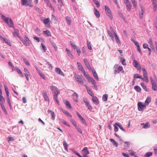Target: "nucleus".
<instances>
[{
    "mask_svg": "<svg viewBox=\"0 0 157 157\" xmlns=\"http://www.w3.org/2000/svg\"><path fill=\"white\" fill-rule=\"evenodd\" d=\"M19 31L17 29H14V32L13 33V35L15 36L18 37L25 46H27L28 44L30 43V41L29 40L28 37L26 35L25 36L24 38L25 40L24 39L21 37L19 35Z\"/></svg>",
    "mask_w": 157,
    "mask_h": 157,
    "instance_id": "1",
    "label": "nucleus"
},
{
    "mask_svg": "<svg viewBox=\"0 0 157 157\" xmlns=\"http://www.w3.org/2000/svg\"><path fill=\"white\" fill-rule=\"evenodd\" d=\"M142 70L143 71V77L144 78H142V76L138 74H135L134 77L135 78H139L142 79L143 81L146 82H148L147 78V72L145 68H142Z\"/></svg>",
    "mask_w": 157,
    "mask_h": 157,
    "instance_id": "2",
    "label": "nucleus"
},
{
    "mask_svg": "<svg viewBox=\"0 0 157 157\" xmlns=\"http://www.w3.org/2000/svg\"><path fill=\"white\" fill-rule=\"evenodd\" d=\"M151 83L152 85V89L155 91L157 90V86L156 82H157V77L155 75H153L150 78Z\"/></svg>",
    "mask_w": 157,
    "mask_h": 157,
    "instance_id": "3",
    "label": "nucleus"
},
{
    "mask_svg": "<svg viewBox=\"0 0 157 157\" xmlns=\"http://www.w3.org/2000/svg\"><path fill=\"white\" fill-rule=\"evenodd\" d=\"M113 68L114 72L115 74L119 73L122 71L123 72H124L122 67L120 66L118 64H115Z\"/></svg>",
    "mask_w": 157,
    "mask_h": 157,
    "instance_id": "4",
    "label": "nucleus"
},
{
    "mask_svg": "<svg viewBox=\"0 0 157 157\" xmlns=\"http://www.w3.org/2000/svg\"><path fill=\"white\" fill-rule=\"evenodd\" d=\"M21 2L22 6H29L31 7H33L32 0H21Z\"/></svg>",
    "mask_w": 157,
    "mask_h": 157,
    "instance_id": "5",
    "label": "nucleus"
},
{
    "mask_svg": "<svg viewBox=\"0 0 157 157\" xmlns=\"http://www.w3.org/2000/svg\"><path fill=\"white\" fill-rule=\"evenodd\" d=\"M146 105L144 103L141 102H139L138 103V109L140 111H142L144 109L146 108Z\"/></svg>",
    "mask_w": 157,
    "mask_h": 157,
    "instance_id": "6",
    "label": "nucleus"
},
{
    "mask_svg": "<svg viewBox=\"0 0 157 157\" xmlns=\"http://www.w3.org/2000/svg\"><path fill=\"white\" fill-rule=\"evenodd\" d=\"M105 12L108 16V17L111 19H112L113 18V16L112 14V13L110 9L107 6H105Z\"/></svg>",
    "mask_w": 157,
    "mask_h": 157,
    "instance_id": "7",
    "label": "nucleus"
},
{
    "mask_svg": "<svg viewBox=\"0 0 157 157\" xmlns=\"http://www.w3.org/2000/svg\"><path fill=\"white\" fill-rule=\"evenodd\" d=\"M87 80L89 82H91L92 84L94 86L95 89L97 90L98 88V86L96 84V83L95 81L94 80L93 78L92 77H90L88 78Z\"/></svg>",
    "mask_w": 157,
    "mask_h": 157,
    "instance_id": "8",
    "label": "nucleus"
},
{
    "mask_svg": "<svg viewBox=\"0 0 157 157\" xmlns=\"http://www.w3.org/2000/svg\"><path fill=\"white\" fill-rule=\"evenodd\" d=\"M133 64L135 67L138 70H139L140 71L141 66L140 63L137 60H134Z\"/></svg>",
    "mask_w": 157,
    "mask_h": 157,
    "instance_id": "9",
    "label": "nucleus"
},
{
    "mask_svg": "<svg viewBox=\"0 0 157 157\" xmlns=\"http://www.w3.org/2000/svg\"><path fill=\"white\" fill-rule=\"evenodd\" d=\"M84 102L85 103V105L87 108L90 111H91L92 110V108L90 105L89 104V101L86 98H84L83 100Z\"/></svg>",
    "mask_w": 157,
    "mask_h": 157,
    "instance_id": "10",
    "label": "nucleus"
},
{
    "mask_svg": "<svg viewBox=\"0 0 157 157\" xmlns=\"http://www.w3.org/2000/svg\"><path fill=\"white\" fill-rule=\"evenodd\" d=\"M75 77L77 82L80 84L82 85L83 84V81L81 79L80 76L78 75H77L76 74L75 75Z\"/></svg>",
    "mask_w": 157,
    "mask_h": 157,
    "instance_id": "11",
    "label": "nucleus"
},
{
    "mask_svg": "<svg viewBox=\"0 0 157 157\" xmlns=\"http://www.w3.org/2000/svg\"><path fill=\"white\" fill-rule=\"evenodd\" d=\"M140 125L143 126L142 128L144 129L149 128L151 127V125L148 122H147L146 123H141Z\"/></svg>",
    "mask_w": 157,
    "mask_h": 157,
    "instance_id": "12",
    "label": "nucleus"
},
{
    "mask_svg": "<svg viewBox=\"0 0 157 157\" xmlns=\"http://www.w3.org/2000/svg\"><path fill=\"white\" fill-rule=\"evenodd\" d=\"M82 154L84 156H86L89 153V151L86 147H84L82 150Z\"/></svg>",
    "mask_w": 157,
    "mask_h": 157,
    "instance_id": "13",
    "label": "nucleus"
},
{
    "mask_svg": "<svg viewBox=\"0 0 157 157\" xmlns=\"http://www.w3.org/2000/svg\"><path fill=\"white\" fill-rule=\"evenodd\" d=\"M24 70V71L25 72L24 75L26 78L27 81H29V76H30V73L27 69L25 68Z\"/></svg>",
    "mask_w": 157,
    "mask_h": 157,
    "instance_id": "14",
    "label": "nucleus"
},
{
    "mask_svg": "<svg viewBox=\"0 0 157 157\" xmlns=\"http://www.w3.org/2000/svg\"><path fill=\"white\" fill-rule=\"evenodd\" d=\"M10 26V27H13V21L11 19L8 18V19L5 22Z\"/></svg>",
    "mask_w": 157,
    "mask_h": 157,
    "instance_id": "15",
    "label": "nucleus"
},
{
    "mask_svg": "<svg viewBox=\"0 0 157 157\" xmlns=\"http://www.w3.org/2000/svg\"><path fill=\"white\" fill-rule=\"evenodd\" d=\"M50 89L54 93V94H55V93L56 92L59 93V92L58 90V88L55 86H50Z\"/></svg>",
    "mask_w": 157,
    "mask_h": 157,
    "instance_id": "16",
    "label": "nucleus"
},
{
    "mask_svg": "<svg viewBox=\"0 0 157 157\" xmlns=\"http://www.w3.org/2000/svg\"><path fill=\"white\" fill-rule=\"evenodd\" d=\"M55 71L59 75L63 76H64V73L61 71L59 68L56 67L55 68Z\"/></svg>",
    "mask_w": 157,
    "mask_h": 157,
    "instance_id": "17",
    "label": "nucleus"
},
{
    "mask_svg": "<svg viewBox=\"0 0 157 157\" xmlns=\"http://www.w3.org/2000/svg\"><path fill=\"white\" fill-rule=\"evenodd\" d=\"M0 39L2 40H3L9 45L11 46V44L10 41L6 38H3L2 36H0Z\"/></svg>",
    "mask_w": 157,
    "mask_h": 157,
    "instance_id": "18",
    "label": "nucleus"
},
{
    "mask_svg": "<svg viewBox=\"0 0 157 157\" xmlns=\"http://www.w3.org/2000/svg\"><path fill=\"white\" fill-rule=\"evenodd\" d=\"M84 61L85 63V64L86 67L88 68V69L89 70H91V67L89 63L87 60L86 59H84Z\"/></svg>",
    "mask_w": 157,
    "mask_h": 157,
    "instance_id": "19",
    "label": "nucleus"
},
{
    "mask_svg": "<svg viewBox=\"0 0 157 157\" xmlns=\"http://www.w3.org/2000/svg\"><path fill=\"white\" fill-rule=\"evenodd\" d=\"M43 96L45 100L47 101H49V98L47 96V92L45 91H43L42 93Z\"/></svg>",
    "mask_w": 157,
    "mask_h": 157,
    "instance_id": "20",
    "label": "nucleus"
},
{
    "mask_svg": "<svg viewBox=\"0 0 157 157\" xmlns=\"http://www.w3.org/2000/svg\"><path fill=\"white\" fill-rule=\"evenodd\" d=\"M49 21L50 19L49 18H48L44 19L43 21L45 25L47 26H49L50 25Z\"/></svg>",
    "mask_w": 157,
    "mask_h": 157,
    "instance_id": "21",
    "label": "nucleus"
},
{
    "mask_svg": "<svg viewBox=\"0 0 157 157\" xmlns=\"http://www.w3.org/2000/svg\"><path fill=\"white\" fill-rule=\"evenodd\" d=\"M94 14L98 18L100 16V12L97 10L95 7L94 8Z\"/></svg>",
    "mask_w": 157,
    "mask_h": 157,
    "instance_id": "22",
    "label": "nucleus"
},
{
    "mask_svg": "<svg viewBox=\"0 0 157 157\" xmlns=\"http://www.w3.org/2000/svg\"><path fill=\"white\" fill-rule=\"evenodd\" d=\"M151 101V98L150 97H147V98L146 100L145 101V102L144 104L146 105H148L150 103Z\"/></svg>",
    "mask_w": 157,
    "mask_h": 157,
    "instance_id": "23",
    "label": "nucleus"
},
{
    "mask_svg": "<svg viewBox=\"0 0 157 157\" xmlns=\"http://www.w3.org/2000/svg\"><path fill=\"white\" fill-rule=\"evenodd\" d=\"M73 99L74 101L76 102H78V95L76 92H74L73 94Z\"/></svg>",
    "mask_w": 157,
    "mask_h": 157,
    "instance_id": "24",
    "label": "nucleus"
},
{
    "mask_svg": "<svg viewBox=\"0 0 157 157\" xmlns=\"http://www.w3.org/2000/svg\"><path fill=\"white\" fill-rule=\"evenodd\" d=\"M16 69L17 73L19 74V75L21 77H24V75L21 71L20 70L18 67H16Z\"/></svg>",
    "mask_w": 157,
    "mask_h": 157,
    "instance_id": "25",
    "label": "nucleus"
},
{
    "mask_svg": "<svg viewBox=\"0 0 157 157\" xmlns=\"http://www.w3.org/2000/svg\"><path fill=\"white\" fill-rule=\"evenodd\" d=\"M92 97V100L93 102L97 104H98V98L95 96H94Z\"/></svg>",
    "mask_w": 157,
    "mask_h": 157,
    "instance_id": "26",
    "label": "nucleus"
},
{
    "mask_svg": "<svg viewBox=\"0 0 157 157\" xmlns=\"http://www.w3.org/2000/svg\"><path fill=\"white\" fill-rule=\"evenodd\" d=\"M59 95V93L57 92H56L55 93V94H54V97L55 100L56 102L58 105H59V102L58 99V96Z\"/></svg>",
    "mask_w": 157,
    "mask_h": 157,
    "instance_id": "27",
    "label": "nucleus"
},
{
    "mask_svg": "<svg viewBox=\"0 0 157 157\" xmlns=\"http://www.w3.org/2000/svg\"><path fill=\"white\" fill-rule=\"evenodd\" d=\"M91 71L93 73V76H94V78H95V79H98V75H97V74L96 73V72L95 71V70L94 69H91Z\"/></svg>",
    "mask_w": 157,
    "mask_h": 157,
    "instance_id": "28",
    "label": "nucleus"
},
{
    "mask_svg": "<svg viewBox=\"0 0 157 157\" xmlns=\"http://www.w3.org/2000/svg\"><path fill=\"white\" fill-rule=\"evenodd\" d=\"M66 19L68 24L69 25H71V18L70 17L67 16L66 17Z\"/></svg>",
    "mask_w": 157,
    "mask_h": 157,
    "instance_id": "29",
    "label": "nucleus"
},
{
    "mask_svg": "<svg viewBox=\"0 0 157 157\" xmlns=\"http://www.w3.org/2000/svg\"><path fill=\"white\" fill-rule=\"evenodd\" d=\"M125 5L126 6V8L127 10L128 11H130L131 10V8L132 6V5L131 4L130 2H129V3H127L125 4Z\"/></svg>",
    "mask_w": 157,
    "mask_h": 157,
    "instance_id": "30",
    "label": "nucleus"
},
{
    "mask_svg": "<svg viewBox=\"0 0 157 157\" xmlns=\"http://www.w3.org/2000/svg\"><path fill=\"white\" fill-rule=\"evenodd\" d=\"M44 2L49 7L51 8H53L52 5L50 3L49 1V0H44Z\"/></svg>",
    "mask_w": 157,
    "mask_h": 157,
    "instance_id": "31",
    "label": "nucleus"
},
{
    "mask_svg": "<svg viewBox=\"0 0 157 157\" xmlns=\"http://www.w3.org/2000/svg\"><path fill=\"white\" fill-rule=\"evenodd\" d=\"M141 86L147 92L149 91V90L147 88L146 86L145 85L144 83H142L141 84Z\"/></svg>",
    "mask_w": 157,
    "mask_h": 157,
    "instance_id": "32",
    "label": "nucleus"
},
{
    "mask_svg": "<svg viewBox=\"0 0 157 157\" xmlns=\"http://www.w3.org/2000/svg\"><path fill=\"white\" fill-rule=\"evenodd\" d=\"M77 64L79 70L81 71H83L84 69L81 63L78 62L77 63Z\"/></svg>",
    "mask_w": 157,
    "mask_h": 157,
    "instance_id": "33",
    "label": "nucleus"
},
{
    "mask_svg": "<svg viewBox=\"0 0 157 157\" xmlns=\"http://www.w3.org/2000/svg\"><path fill=\"white\" fill-rule=\"evenodd\" d=\"M43 33L46 34H47L48 36H51V33L48 30H46L45 31H44L43 32Z\"/></svg>",
    "mask_w": 157,
    "mask_h": 157,
    "instance_id": "34",
    "label": "nucleus"
},
{
    "mask_svg": "<svg viewBox=\"0 0 157 157\" xmlns=\"http://www.w3.org/2000/svg\"><path fill=\"white\" fill-rule=\"evenodd\" d=\"M108 95L107 94H104L102 97V100L104 101H106L107 100Z\"/></svg>",
    "mask_w": 157,
    "mask_h": 157,
    "instance_id": "35",
    "label": "nucleus"
},
{
    "mask_svg": "<svg viewBox=\"0 0 157 157\" xmlns=\"http://www.w3.org/2000/svg\"><path fill=\"white\" fill-rule=\"evenodd\" d=\"M110 140L113 143L114 145L116 147H117L118 146L117 143L113 139H110Z\"/></svg>",
    "mask_w": 157,
    "mask_h": 157,
    "instance_id": "36",
    "label": "nucleus"
},
{
    "mask_svg": "<svg viewBox=\"0 0 157 157\" xmlns=\"http://www.w3.org/2000/svg\"><path fill=\"white\" fill-rule=\"evenodd\" d=\"M137 0H131L132 3L135 8H136L137 6L136 1Z\"/></svg>",
    "mask_w": 157,
    "mask_h": 157,
    "instance_id": "37",
    "label": "nucleus"
},
{
    "mask_svg": "<svg viewBox=\"0 0 157 157\" xmlns=\"http://www.w3.org/2000/svg\"><path fill=\"white\" fill-rule=\"evenodd\" d=\"M48 112L51 113V115L52 116V120H55V116L54 115V112L52 111H51L50 110H48Z\"/></svg>",
    "mask_w": 157,
    "mask_h": 157,
    "instance_id": "38",
    "label": "nucleus"
},
{
    "mask_svg": "<svg viewBox=\"0 0 157 157\" xmlns=\"http://www.w3.org/2000/svg\"><path fill=\"white\" fill-rule=\"evenodd\" d=\"M51 45L52 46L54 47V49H55L56 51H57L58 50V48L57 46L56 45V44L53 42H51Z\"/></svg>",
    "mask_w": 157,
    "mask_h": 157,
    "instance_id": "39",
    "label": "nucleus"
},
{
    "mask_svg": "<svg viewBox=\"0 0 157 157\" xmlns=\"http://www.w3.org/2000/svg\"><path fill=\"white\" fill-rule=\"evenodd\" d=\"M134 88L137 92H140L141 90V89L140 87L138 86H135L134 87Z\"/></svg>",
    "mask_w": 157,
    "mask_h": 157,
    "instance_id": "40",
    "label": "nucleus"
},
{
    "mask_svg": "<svg viewBox=\"0 0 157 157\" xmlns=\"http://www.w3.org/2000/svg\"><path fill=\"white\" fill-rule=\"evenodd\" d=\"M67 52V54H68L67 55L69 56L72 57L73 56L71 54V52L67 48H66L65 50Z\"/></svg>",
    "mask_w": 157,
    "mask_h": 157,
    "instance_id": "41",
    "label": "nucleus"
},
{
    "mask_svg": "<svg viewBox=\"0 0 157 157\" xmlns=\"http://www.w3.org/2000/svg\"><path fill=\"white\" fill-rule=\"evenodd\" d=\"M94 3L97 5L98 7L100 6V4L98 0H92Z\"/></svg>",
    "mask_w": 157,
    "mask_h": 157,
    "instance_id": "42",
    "label": "nucleus"
},
{
    "mask_svg": "<svg viewBox=\"0 0 157 157\" xmlns=\"http://www.w3.org/2000/svg\"><path fill=\"white\" fill-rule=\"evenodd\" d=\"M116 124L117 126H118L121 130L124 131H125L122 125L118 123H116Z\"/></svg>",
    "mask_w": 157,
    "mask_h": 157,
    "instance_id": "43",
    "label": "nucleus"
},
{
    "mask_svg": "<svg viewBox=\"0 0 157 157\" xmlns=\"http://www.w3.org/2000/svg\"><path fill=\"white\" fill-rule=\"evenodd\" d=\"M4 86L5 90L6 91V96H8L9 95V91L8 90V88L5 85H4Z\"/></svg>",
    "mask_w": 157,
    "mask_h": 157,
    "instance_id": "44",
    "label": "nucleus"
},
{
    "mask_svg": "<svg viewBox=\"0 0 157 157\" xmlns=\"http://www.w3.org/2000/svg\"><path fill=\"white\" fill-rule=\"evenodd\" d=\"M0 105H1V107H2V109L4 111V112L6 114H7V111H6V109H5V108L4 105L2 104V103H0Z\"/></svg>",
    "mask_w": 157,
    "mask_h": 157,
    "instance_id": "45",
    "label": "nucleus"
},
{
    "mask_svg": "<svg viewBox=\"0 0 157 157\" xmlns=\"http://www.w3.org/2000/svg\"><path fill=\"white\" fill-rule=\"evenodd\" d=\"M156 2H152V4L153 5V6L154 7L153 8V10L154 11H155L157 8V4L156 3Z\"/></svg>",
    "mask_w": 157,
    "mask_h": 157,
    "instance_id": "46",
    "label": "nucleus"
},
{
    "mask_svg": "<svg viewBox=\"0 0 157 157\" xmlns=\"http://www.w3.org/2000/svg\"><path fill=\"white\" fill-rule=\"evenodd\" d=\"M87 43L88 48L90 50H91L92 47L91 46L90 42L88 40H87Z\"/></svg>",
    "mask_w": 157,
    "mask_h": 157,
    "instance_id": "47",
    "label": "nucleus"
},
{
    "mask_svg": "<svg viewBox=\"0 0 157 157\" xmlns=\"http://www.w3.org/2000/svg\"><path fill=\"white\" fill-rule=\"evenodd\" d=\"M63 145L64 146L66 150L67 151V147L68 144H67V143L65 141H63Z\"/></svg>",
    "mask_w": 157,
    "mask_h": 157,
    "instance_id": "48",
    "label": "nucleus"
},
{
    "mask_svg": "<svg viewBox=\"0 0 157 157\" xmlns=\"http://www.w3.org/2000/svg\"><path fill=\"white\" fill-rule=\"evenodd\" d=\"M38 74L44 80L46 79V77H45V75L43 74L41 71Z\"/></svg>",
    "mask_w": 157,
    "mask_h": 157,
    "instance_id": "49",
    "label": "nucleus"
},
{
    "mask_svg": "<svg viewBox=\"0 0 157 157\" xmlns=\"http://www.w3.org/2000/svg\"><path fill=\"white\" fill-rule=\"evenodd\" d=\"M152 153L151 152H147L144 155L145 157H149L151 155Z\"/></svg>",
    "mask_w": 157,
    "mask_h": 157,
    "instance_id": "50",
    "label": "nucleus"
},
{
    "mask_svg": "<svg viewBox=\"0 0 157 157\" xmlns=\"http://www.w3.org/2000/svg\"><path fill=\"white\" fill-rule=\"evenodd\" d=\"M121 61L122 64L124 65H126V64L125 62V60L124 59L121 58Z\"/></svg>",
    "mask_w": 157,
    "mask_h": 157,
    "instance_id": "51",
    "label": "nucleus"
},
{
    "mask_svg": "<svg viewBox=\"0 0 157 157\" xmlns=\"http://www.w3.org/2000/svg\"><path fill=\"white\" fill-rule=\"evenodd\" d=\"M108 33L109 35L113 39V32L112 31H110L109 30L108 31Z\"/></svg>",
    "mask_w": 157,
    "mask_h": 157,
    "instance_id": "52",
    "label": "nucleus"
},
{
    "mask_svg": "<svg viewBox=\"0 0 157 157\" xmlns=\"http://www.w3.org/2000/svg\"><path fill=\"white\" fill-rule=\"evenodd\" d=\"M41 45L42 46L43 50H44V52H45L47 50L46 47L44 45V44L41 43Z\"/></svg>",
    "mask_w": 157,
    "mask_h": 157,
    "instance_id": "53",
    "label": "nucleus"
},
{
    "mask_svg": "<svg viewBox=\"0 0 157 157\" xmlns=\"http://www.w3.org/2000/svg\"><path fill=\"white\" fill-rule=\"evenodd\" d=\"M1 17L2 19L5 21V22H6L8 19L9 18L6 17L4 15L2 14L1 15Z\"/></svg>",
    "mask_w": 157,
    "mask_h": 157,
    "instance_id": "54",
    "label": "nucleus"
},
{
    "mask_svg": "<svg viewBox=\"0 0 157 157\" xmlns=\"http://www.w3.org/2000/svg\"><path fill=\"white\" fill-rule=\"evenodd\" d=\"M63 112L65 114H66L67 116L70 117H72L71 115L69 113L68 111H64Z\"/></svg>",
    "mask_w": 157,
    "mask_h": 157,
    "instance_id": "55",
    "label": "nucleus"
},
{
    "mask_svg": "<svg viewBox=\"0 0 157 157\" xmlns=\"http://www.w3.org/2000/svg\"><path fill=\"white\" fill-rule=\"evenodd\" d=\"M65 101H66L65 103H66V105L67 107H68L69 108H71V104H70L69 102L67 100H66Z\"/></svg>",
    "mask_w": 157,
    "mask_h": 157,
    "instance_id": "56",
    "label": "nucleus"
},
{
    "mask_svg": "<svg viewBox=\"0 0 157 157\" xmlns=\"http://www.w3.org/2000/svg\"><path fill=\"white\" fill-rule=\"evenodd\" d=\"M87 91L88 94L89 95H90L92 97L94 96V94L91 90L90 89H89L88 90H87Z\"/></svg>",
    "mask_w": 157,
    "mask_h": 157,
    "instance_id": "57",
    "label": "nucleus"
},
{
    "mask_svg": "<svg viewBox=\"0 0 157 157\" xmlns=\"http://www.w3.org/2000/svg\"><path fill=\"white\" fill-rule=\"evenodd\" d=\"M76 51L78 53V56H80L81 53V51L80 49L78 48V47L76 46Z\"/></svg>",
    "mask_w": 157,
    "mask_h": 157,
    "instance_id": "58",
    "label": "nucleus"
},
{
    "mask_svg": "<svg viewBox=\"0 0 157 157\" xmlns=\"http://www.w3.org/2000/svg\"><path fill=\"white\" fill-rule=\"evenodd\" d=\"M142 10V13L141 14H139L140 18V19H142L143 17V14L144 13L145 10H142V8H141Z\"/></svg>",
    "mask_w": 157,
    "mask_h": 157,
    "instance_id": "59",
    "label": "nucleus"
},
{
    "mask_svg": "<svg viewBox=\"0 0 157 157\" xmlns=\"http://www.w3.org/2000/svg\"><path fill=\"white\" fill-rule=\"evenodd\" d=\"M62 122L63 124L66 125V126L68 127H70V125H69V124L67 122L64 121V120H62Z\"/></svg>",
    "mask_w": 157,
    "mask_h": 157,
    "instance_id": "60",
    "label": "nucleus"
},
{
    "mask_svg": "<svg viewBox=\"0 0 157 157\" xmlns=\"http://www.w3.org/2000/svg\"><path fill=\"white\" fill-rule=\"evenodd\" d=\"M0 101L2 102H3L5 101V99L4 98L2 95H0Z\"/></svg>",
    "mask_w": 157,
    "mask_h": 157,
    "instance_id": "61",
    "label": "nucleus"
},
{
    "mask_svg": "<svg viewBox=\"0 0 157 157\" xmlns=\"http://www.w3.org/2000/svg\"><path fill=\"white\" fill-rule=\"evenodd\" d=\"M24 61L25 62V63L28 66H29L30 65V63L29 62L27 61L26 59H24Z\"/></svg>",
    "mask_w": 157,
    "mask_h": 157,
    "instance_id": "62",
    "label": "nucleus"
},
{
    "mask_svg": "<svg viewBox=\"0 0 157 157\" xmlns=\"http://www.w3.org/2000/svg\"><path fill=\"white\" fill-rule=\"evenodd\" d=\"M130 155H134V154H135V153L134 152V151L132 150H130L128 151Z\"/></svg>",
    "mask_w": 157,
    "mask_h": 157,
    "instance_id": "63",
    "label": "nucleus"
},
{
    "mask_svg": "<svg viewBox=\"0 0 157 157\" xmlns=\"http://www.w3.org/2000/svg\"><path fill=\"white\" fill-rule=\"evenodd\" d=\"M79 119L81 120L82 123L83 124H86L85 120L83 118V117H81L79 118Z\"/></svg>",
    "mask_w": 157,
    "mask_h": 157,
    "instance_id": "64",
    "label": "nucleus"
}]
</instances>
